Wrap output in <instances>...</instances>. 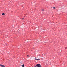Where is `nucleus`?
<instances>
[{"label": "nucleus", "instance_id": "f257e3e1", "mask_svg": "<svg viewBox=\"0 0 67 67\" xmlns=\"http://www.w3.org/2000/svg\"><path fill=\"white\" fill-rule=\"evenodd\" d=\"M35 67H42V66L40 64H38L36 65V66Z\"/></svg>", "mask_w": 67, "mask_h": 67}, {"label": "nucleus", "instance_id": "f03ea898", "mask_svg": "<svg viewBox=\"0 0 67 67\" xmlns=\"http://www.w3.org/2000/svg\"><path fill=\"white\" fill-rule=\"evenodd\" d=\"M0 66L2 67H5V66H4V65L2 64H0Z\"/></svg>", "mask_w": 67, "mask_h": 67}, {"label": "nucleus", "instance_id": "7ed1b4c3", "mask_svg": "<svg viewBox=\"0 0 67 67\" xmlns=\"http://www.w3.org/2000/svg\"><path fill=\"white\" fill-rule=\"evenodd\" d=\"M35 60H40V59H35Z\"/></svg>", "mask_w": 67, "mask_h": 67}, {"label": "nucleus", "instance_id": "20e7f679", "mask_svg": "<svg viewBox=\"0 0 67 67\" xmlns=\"http://www.w3.org/2000/svg\"><path fill=\"white\" fill-rule=\"evenodd\" d=\"M21 66L22 67H24V64H23V65H21Z\"/></svg>", "mask_w": 67, "mask_h": 67}, {"label": "nucleus", "instance_id": "39448f33", "mask_svg": "<svg viewBox=\"0 0 67 67\" xmlns=\"http://www.w3.org/2000/svg\"><path fill=\"white\" fill-rule=\"evenodd\" d=\"M2 15H5V14H4V13H3L2 14Z\"/></svg>", "mask_w": 67, "mask_h": 67}, {"label": "nucleus", "instance_id": "423d86ee", "mask_svg": "<svg viewBox=\"0 0 67 67\" xmlns=\"http://www.w3.org/2000/svg\"><path fill=\"white\" fill-rule=\"evenodd\" d=\"M53 8H54V9H56V8H55V7H53Z\"/></svg>", "mask_w": 67, "mask_h": 67}, {"label": "nucleus", "instance_id": "0eeeda50", "mask_svg": "<svg viewBox=\"0 0 67 67\" xmlns=\"http://www.w3.org/2000/svg\"><path fill=\"white\" fill-rule=\"evenodd\" d=\"M42 11H44V9H42Z\"/></svg>", "mask_w": 67, "mask_h": 67}, {"label": "nucleus", "instance_id": "6e6552de", "mask_svg": "<svg viewBox=\"0 0 67 67\" xmlns=\"http://www.w3.org/2000/svg\"><path fill=\"white\" fill-rule=\"evenodd\" d=\"M24 19V18H23L22 19H23H23Z\"/></svg>", "mask_w": 67, "mask_h": 67}, {"label": "nucleus", "instance_id": "1a4fd4ad", "mask_svg": "<svg viewBox=\"0 0 67 67\" xmlns=\"http://www.w3.org/2000/svg\"><path fill=\"white\" fill-rule=\"evenodd\" d=\"M27 56H28V55H27Z\"/></svg>", "mask_w": 67, "mask_h": 67}]
</instances>
